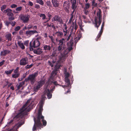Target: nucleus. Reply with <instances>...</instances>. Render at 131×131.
Listing matches in <instances>:
<instances>
[{"label":"nucleus","mask_w":131,"mask_h":131,"mask_svg":"<svg viewBox=\"0 0 131 131\" xmlns=\"http://www.w3.org/2000/svg\"><path fill=\"white\" fill-rule=\"evenodd\" d=\"M82 36V34L80 32H79L77 37H75L74 38V40L75 42L76 43L78 42V41L81 38Z\"/></svg>","instance_id":"obj_21"},{"label":"nucleus","mask_w":131,"mask_h":131,"mask_svg":"<svg viewBox=\"0 0 131 131\" xmlns=\"http://www.w3.org/2000/svg\"><path fill=\"white\" fill-rule=\"evenodd\" d=\"M22 8V7L21 6H19L16 9V11H21Z\"/></svg>","instance_id":"obj_46"},{"label":"nucleus","mask_w":131,"mask_h":131,"mask_svg":"<svg viewBox=\"0 0 131 131\" xmlns=\"http://www.w3.org/2000/svg\"><path fill=\"white\" fill-rule=\"evenodd\" d=\"M14 69H13L9 71H5V73L7 75L10 74L13 71Z\"/></svg>","instance_id":"obj_33"},{"label":"nucleus","mask_w":131,"mask_h":131,"mask_svg":"<svg viewBox=\"0 0 131 131\" xmlns=\"http://www.w3.org/2000/svg\"><path fill=\"white\" fill-rule=\"evenodd\" d=\"M51 20L52 22L56 21L59 23L60 24H63V21L61 18L58 15H55Z\"/></svg>","instance_id":"obj_7"},{"label":"nucleus","mask_w":131,"mask_h":131,"mask_svg":"<svg viewBox=\"0 0 131 131\" xmlns=\"http://www.w3.org/2000/svg\"><path fill=\"white\" fill-rule=\"evenodd\" d=\"M20 73H18L17 74L15 73L12 75V77L14 78H18L20 75Z\"/></svg>","instance_id":"obj_30"},{"label":"nucleus","mask_w":131,"mask_h":131,"mask_svg":"<svg viewBox=\"0 0 131 131\" xmlns=\"http://www.w3.org/2000/svg\"><path fill=\"white\" fill-rule=\"evenodd\" d=\"M15 19L14 16H11L8 17V19L9 21L13 20Z\"/></svg>","instance_id":"obj_43"},{"label":"nucleus","mask_w":131,"mask_h":131,"mask_svg":"<svg viewBox=\"0 0 131 131\" xmlns=\"http://www.w3.org/2000/svg\"><path fill=\"white\" fill-rule=\"evenodd\" d=\"M51 75L48 81L49 83V81H50L51 80H53V79H54L56 77V76L57 77V73L56 71H53L51 74Z\"/></svg>","instance_id":"obj_15"},{"label":"nucleus","mask_w":131,"mask_h":131,"mask_svg":"<svg viewBox=\"0 0 131 131\" xmlns=\"http://www.w3.org/2000/svg\"><path fill=\"white\" fill-rule=\"evenodd\" d=\"M12 10L8 8L4 10L3 13L4 14L7 13V15L9 17L11 16H14V14L12 12Z\"/></svg>","instance_id":"obj_11"},{"label":"nucleus","mask_w":131,"mask_h":131,"mask_svg":"<svg viewBox=\"0 0 131 131\" xmlns=\"http://www.w3.org/2000/svg\"><path fill=\"white\" fill-rule=\"evenodd\" d=\"M92 5L93 6H97V3H95V0H93L92 1Z\"/></svg>","instance_id":"obj_48"},{"label":"nucleus","mask_w":131,"mask_h":131,"mask_svg":"<svg viewBox=\"0 0 131 131\" xmlns=\"http://www.w3.org/2000/svg\"><path fill=\"white\" fill-rule=\"evenodd\" d=\"M74 15H71V17L69 20V24H71L72 21V20H73V18L74 17Z\"/></svg>","instance_id":"obj_41"},{"label":"nucleus","mask_w":131,"mask_h":131,"mask_svg":"<svg viewBox=\"0 0 131 131\" xmlns=\"http://www.w3.org/2000/svg\"><path fill=\"white\" fill-rule=\"evenodd\" d=\"M36 33H38V32L36 30L27 31L26 32V34L27 36H30Z\"/></svg>","instance_id":"obj_17"},{"label":"nucleus","mask_w":131,"mask_h":131,"mask_svg":"<svg viewBox=\"0 0 131 131\" xmlns=\"http://www.w3.org/2000/svg\"><path fill=\"white\" fill-rule=\"evenodd\" d=\"M72 25L73 26H72V28L71 30V32H73V29H74L75 30V31H74V33H75V32L76 30L78 28V26L77 25L76 23H75L74 24V23L73 22H72Z\"/></svg>","instance_id":"obj_24"},{"label":"nucleus","mask_w":131,"mask_h":131,"mask_svg":"<svg viewBox=\"0 0 131 131\" xmlns=\"http://www.w3.org/2000/svg\"><path fill=\"white\" fill-rule=\"evenodd\" d=\"M33 27V26L32 25H28V26L27 27V28L29 30L30 29H31Z\"/></svg>","instance_id":"obj_57"},{"label":"nucleus","mask_w":131,"mask_h":131,"mask_svg":"<svg viewBox=\"0 0 131 131\" xmlns=\"http://www.w3.org/2000/svg\"><path fill=\"white\" fill-rule=\"evenodd\" d=\"M77 3V0H73V2L72 4V8L73 10H75L77 7L76 4Z\"/></svg>","instance_id":"obj_25"},{"label":"nucleus","mask_w":131,"mask_h":131,"mask_svg":"<svg viewBox=\"0 0 131 131\" xmlns=\"http://www.w3.org/2000/svg\"><path fill=\"white\" fill-rule=\"evenodd\" d=\"M58 46L57 47V50L59 51V53H61L62 51L64 49V46L58 44Z\"/></svg>","instance_id":"obj_19"},{"label":"nucleus","mask_w":131,"mask_h":131,"mask_svg":"<svg viewBox=\"0 0 131 131\" xmlns=\"http://www.w3.org/2000/svg\"><path fill=\"white\" fill-rule=\"evenodd\" d=\"M19 71V67H17L16 69L14 71V72L15 73H16L17 74L18 73Z\"/></svg>","instance_id":"obj_45"},{"label":"nucleus","mask_w":131,"mask_h":131,"mask_svg":"<svg viewBox=\"0 0 131 131\" xmlns=\"http://www.w3.org/2000/svg\"><path fill=\"white\" fill-rule=\"evenodd\" d=\"M9 21L10 23V24H10L13 27L15 25V24L16 23V22L14 21Z\"/></svg>","instance_id":"obj_39"},{"label":"nucleus","mask_w":131,"mask_h":131,"mask_svg":"<svg viewBox=\"0 0 131 131\" xmlns=\"http://www.w3.org/2000/svg\"><path fill=\"white\" fill-rule=\"evenodd\" d=\"M40 88L39 86L37 85L34 88V91L36 92H37Z\"/></svg>","instance_id":"obj_36"},{"label":"nucleus","mask_w":131,"mask_h":131,"mask_svg":"<svg viewBox=\"0 0 131 131\" xmlns=\"http://www.w3.org/2000/svg\"><path fill=\"white\" fill-rule=\"evenodd\" d=\"M69 3L67 1H65L64 2L63 6L64 10L67 13H69V9L70 8Z\"/></svg>","instance_id":"obj_10"},{"label":"nucleus","mask_w":131,"mask_h":131,"mask_svg":"<svg viewBox=\"0 0 131 131\" xmlns=\"http://www.w3.org/2000/svg\"><path fill=\"white\" fill-rule=\"evenodd\" d=\"M9 24H10L9 21H6L5 23V24L6 26L8 27L9 26Z\"/></svg>","instance_id":"obj_53"},{"label":"nucleus","mask_w":131,"mask_h":131,"mask_svg":"<svg viewBox=\"0 0 131 131\" xmlns=\"http://www.w3.org/2000/svg\"><path fill=\"white\" fill-rule=\"evenodd\" d=\"M7 5H3L1 7V9L2 12H3L5 9H6L7 7Z\"/></svg>","instance_id":"obj_32"},{"label":"nucleus","mask_w":131,"mask_h":131,"mask_svg":"<svg viewBox=\"0 0 131 131\" xmlns=\"http://www.w3.org/2000/svg\"><path fill=\"white\" fill-rule=\"evenodd\" d=\"M46 98V97L45 96H42V98L41 99V101H43L44 102H45V101Z\"/></svg>","instance_id":"obj_55"},{"label":"nucleus","mask_w":131,"mask_h":131,"mask_svg":"<svg viewBox=\"0 0 131 131\" xmlns=\"http://www.w3.org/2000/svg\"><path fill=\"white\" fill-rule=\"evenodd\" d=\"M11 52L10 50L6 49H3L1 51L0 55L1 56H5L6 55L10 53Z\"/></svg>","instance_id":"obj_13"},{"label":"nucleus","mask_w":131,"mask_h":131,"mask_svg":"<svg viewBox=\"0 0 131 131\" xmlns=\"http://www.w3.org/2000/svg\"><path fill=\"white\" fill-rule=\"evenodd\" d=\"M101 11L100 9L99 10V11L97 13V17H95L94 21V26L95 27L98 29V27L100 25L102 22V16L101 15Z\"/></svg>","instance_id":"obj_3"},{"label":"nucleus","mask_w":131,"mask_h":131,"mask_svg":"<svg viewBox=\"0 0 131 131\" xmlns=\"http://www.w3.org/2000/svg\"><path fill=\"white\" fill-rule=\"evenodd\" d=\"M48 64L49 65L51 66V67H53V64L52 63L51 61H48Z\"/></svg>","instance_id":"obj_50"},{"label":"nucleus","mask_w":131,"mask_h":131,"mask_svg":"<svg viewBox=\"0 0 131 131\" xmlns=\"http://www.w3.org/2000/svg\"><path fill=\"white\" fill-rule=\"evenodd\" d=\"M20 29V26H17L15 28L14 30L15 31H18Z\"/></svg>","instance_id":"obj_51"},{"label":"nucleus","mask_w":131,"mask_h":131,"mask_svg":"<svg viewBox=\"0 0 131 131\" xmlns=\"http://www.w3.org/2000/svg\"><path fill=\"white\" fill-rule=\"evenodd\" d=\"M52 46V45L50 46L49 45H45L43 46V50H45V52L46 51H49L51 50Z\"/></svg>","instance_id":"obj_16"},{"label":"nucleus","mask_w":131,"mask_h":131,"mask_svg":"<svg viewBox=\"0 0 131 131\" xmlns=\"http://www.w3.org/2000/svg\"><path fill=\"white\" fill-rule=\"evenodd\" d=\"M38 75V71L35 72L33 74H30L28 78L25 79V81L28 82L30 81L31 84H33L36 81V79Z\"/></svg>","instance_id":"obj_4"},{"label":"nucleus","mask_w":131,"mask_h":131,"mask_svg":"<svg viewBox=\"0 0 131 131\" xmlns=\"http://www.w3.org/2000/svg\"><path fill=\"white\" fill-rule=\"evenodd\" d=\"M57 41L59 42V44L65 46L66 40L64 38H62L59 40L58 39Z\"/></svg>","instance_id":"obj_23"},{"label":"nucleus","mask_w":131,"mask_h":131,"mask_svg":"<svg viewBox=\"0 0 131 131\" xmlns=\"http://www.w3.org/2000/svg\"><path fill=\"white\" fill-rule=\"evenodd\" d=\"M3 26L1 20H0V30L3 27Z\"/></svg>","instance_id":"obj_58"},{"label":"nucleus","mask_w":131,"mask_h":131,"mask_svg":"<svg viewBox=\"0 0 131 131\" xmlns=\"http://www.w3.org/2000/svg\"><path fill=\"white\" fill-rule=\"evenodd\" d=\"M63 35V33L61 31H57L56 32L53 34V36L57 37L56 39V41H57L59 38H61Z\"/></svg>","instance_id":"obj_9"},{"label":"nucleus","mask_w":131,"mask_h":131,"mask_svg":"<svg viewBox=\"0 0 131 131\" xmlns=\"http://www.w3.org/2000/svg\"><path fill=\"white\" fill-rule=\"evenodd\" d=\"M40 17L42 18V19L43 20H45L46 19H47L46 17V15L44 14H41L39 15Z\"/></svg>","instance_id":"obj_31"},{"label":"nucleus","mask_w":131,"mask_h":131,"mask_svg":"<svg viewBox=\"0 0 131 131\" xmlns=\"http://www.w3.org/2000/svg\"><path fill=\"white\" fill-rule=\"evenodd\" d=\"M45 93L47 96L48 99H50L52 97V92L49 89H46L44 92Z\"/></svg>","instance_id":"obj_14"},{"label":"nucleus","mask_w":131,"mask_h":131,"mask_svg":"<svg viewBox=\"0 0 131 131\" xmlns=\"http://www.w3.org/2000/svg\"><path fill=\"white\" fill-rule=\"evenodd\" d=\"M29 40H26V41H24V45L25 46H28V44H29Z\"/></svg>","instance_id":"obj_44"},{"label":"nucleus","mask_w":131,"mask_h":131,"mask_svg":"<svg viewBox=\"0 0 131 131\" xmlns=\"http://www.w3.org/2000/svg\"><path fill=\"white\" fill-rule=\"evenodd\" d=\"M49 37L51 39L52 42L54 43V39H53V36H50L49 35Z\"/></svg>","instance_id":"obj_52"},{"label":"nucleus","mask_w":131,"mask_h":131,"mask_svg":"<svg viewBox=\"0 0 131 131\" xmlns=\"http://www.w3.org/2000/svg\"><path fill=\"white\" fill-rule=\"evenodd\" d=\"M65 81L66 83V85L67 86H68L70 84V81L69 78H65Z\"/></svg>","instance_id":"obj_29"},{"label":"nucleus","mask_w":131,"mask_h":131,"mask_svg":"<svg viewBox=\"0 0 131 131\" xmlns=\"http://www.w3.org/2000/svg\"><path fill=\"white\" fill-rule=\"evenodd\" d=\"M40 45L39 41L35 40L34 41H31L29 43V49L30 51H33V48H35L39 47Z\"/></svg>","instance_id":"obj_5"},{"label":"nucleus","mask_w":131,"mask_h":131,"mask_svg":"<svg viewBox=\"0 0 131 131\" xmlns=\"http://www.w3.org/2000/svg\"><path fill=\"white\" fill-rule=\"evenodd\" d=\"M55 86H54L50 90V92H51L52 93V92H53V91H54V90L55 89Z\"/></svg>","instance_id":"obj_64"},{"label":"nucleus","mask_w":131,"mask_h":131,"mask_svg":"<svg viewBox=\"0 0 131 131\" xmlns=\"http://www.w3.org/2000/svg\"><path fill=\"white\" fill-rule=\"evenodd\" d=\"M17 6V5L15 4H13L10 6V7L12 8H15Z\"/></svg>","instance_id":"obj_54"},{"label":"nucleus","mask_w":131,"mask_h":131,"mask_svg":"<svg viewBox=\"0 0 131 131\" xmlns=\"http://www.w3.org/2000/svg\"><path fill=\"white\" fill-rule=\"evenodd\" d=\"M51 2L53 7H57L59 6V2L57 0H51Z\"/></svg>","instance_id":"obj_18"},{"label":"nucleus","mask_w":131,"mask_h":131,"mask_svg":"<svg viewBox=\"0 0 131 131\" xmlns=\"http://www.w3.org/2000/svg\"><path fill=\"white\" fill-rule=\"evenodd\" d=\"M46 4L47 6L49 7H51L52 6L51 3L50 1H47L46 2Z\"/></svg>","instance_id":"obj_38"},{"label":"nucleus","mask_w":131,"mask_h":131,"mask_svg":"<svg viewBox=\"0 0 131 131\" xmlns=\"http://www.w3.org/2000/svg\"><path fill=\"white\" fill-rule=\"evenodd\" d=\"M28 63V59L27 58H22L20 61V64L21 66H25Z\"/></svg>","instance_id":"obj_12"},{"label":"nucleus","mask_w":131,"mask_h":131,"mask_svg":"<svg viewBox=\"0 0 131 131\" xmlns=\"http://www.w3.org/2000/svg\"><path fill=\"white\" fill-rule=\"evenodd\" d=\"M104 25V22L103 21L102 25L100 30L97 36V37L95 39L96 41H97L98 40H100V38L101 36L103 31Z\"/></svg>","instance_id":"obj_8"},{"label":"nucleus","mask_w":131,"mask_h":131,"mask_svg":"<svg viewBox=\"0 0 131 131\" xmlns=\"http://www.w3.org/2000/svg\"><path fill=\"white\" fill-rule=\"evenodd\" d=\"M63 32L64 33V36H65L67 35V30H64V29H63Z\"/></svg>","instance_id":"obj_56"},{"label":"nucleus","mask_w":131,"mask_h":131,"mask_svg":"<svg viewBox=\"0 0 131 131\" xmlns=\"http://www.w3.org/2000/svg\"><path fill=\"white\" fill-rule=\"evenodd\" d=\"M42 107L40 106L37 116L36 118H34V124L32 129L33 131H36L37 127H39L42 126L41 122L43 126H45L47 125V122L42 114L41 111L43 110Z\"/></svg>","instance_id":"obj_2"},{"label":"nucleus","mask_w":131,"mask_h":131,"mask_svg":"<svg viewBox=\"0 0 131 131\" xmlns=\"http://www.w3.org/2000/svg\"><path fill=\"white\" fill-rule=\"evenodd\" d=\"M13 120H11L7 124V126H9V125H12L13 124Z\"/></svg>","instance_id":"obj_47"},{"label":"nucleus","mask_w":131,"mask_h":131,"mask_svg":"<svg viewBox=\"0 0 131 131\" xmlns=\"http://www.w3.org/2000/svg\"><path fill=\"white\" fill-rule=\"evenodd\" d=\"M85 9H87L90 7V4L89 3H87L85 4Z\"/></svg>","instance_id":"obj_42"},{"label":"nucleus","mask_w":131,"mask_h":131,"mask_svg":"<svg viewBox=\"0 0 131 131\" xmlns=\"http://www.w3.org/2000/svg\"><path fill=\"white\" fill-rule=\"evenodd\" d=\"M69 74L68 73H66L65 74V78H69Z\"/></svg>","instance_id":"obj_59"},{"label":"nucleus","mask_w":131,"mask_h":131,"mask_svg":"<svg viewBox=\"0 0 131 131\" xmlns=\"http://www.w3.org/2000/svg\"><path fill=\"white\" fill-rule=\"evenodd\" d=\"M5 62V61L3 60L1 62H0V67L2 66L3 64Z\"/></svg>","instance_id":"obj_60"},{"label":"nucleus","mask_w":131,"mask_h":131,"mask_svg":"<svg viewBox=\"0 0 131 131\" xmlns=\"http://www.w3.org/2000/svg\"><path fill=\"white\" fill-rule=\"evenodd\" d=\"M66 55H62V57H61V58H60L61 60H63L64 61L66 59Z\"/></svg>","instance_id":"obj_49"},{"label":"nucleus","mask_w":131,"mask_h":131,"mask_svg":"<svg viewBox=\"0 0 131 131\" xmlns=\"http://www.w3.org/2000/svg\"><path fill=\"white\" fill-rule=\"evenodd\" d=\"M45 83V81L44 80H41L39 81L38 82L37 85L40 88L42 87L43 85Z\"/></svg>","instance_id":"obj_27"},{"label":"nucleus","mask_w":131,"mask_h":131,"mask_svg":"<svg viewBox=\"0 0 131 131\" xmlns=\"http://www.w3.org/2000/svg\"><path fill=\"white\" fill-rule=\"evenodd\" d=\"M73 44V38L71 39L69 41V43H68V46H72Z\"/></svg>","instance_id":"obj_35"},{"label":"nucleus","mask_w":131,"mask_h":131,"mask_svg":"<svg viewBox=\"0 0 131 131\" xmlns=\"http://www.w3.org/2000/svg\"><path fill=\"white\" fill-rule=\"evenodd\" d=\"M25 81H22L21 82H20L19 83V84L17 88V90H19L20 88L22 86L24 85L25 84Z\"/></svg>","instance_id":"obj_28"},{"label":"nucleus","mask_w":131,"mask_h":131,"mask_svg":"<svg viewBox=\"0 0 131 131\" xmlns=\"http://www.w3.org/2000/svg\"><path fill=\"white\" fill-rule=\"evenodd\" d=\"M17 43L18 45V46L22 50H24L25 49V47L24 46L23 43H22L21 41H18Z\"/></svg>","instance_id":"obj_26"},{"label":"nucleus","mask_w":131,"mask_h":131,"mask_svg":"<svg viewBox=\"0 0 131 131\" xmlns=\"http://www.w3.org/2000/svg\"><path fill=\"white\" fill-rule=\"evenodd\" d=\"M12 35L11 34L9 33H8L6 34L5 36V37L6 40H7L8 41H11L12 39Z\"/></svg>","instance_id":"obj_22"},{"label":"nucleus","mask_w":131,"mask_h":131,"mask_svg":"<svg viewBox=\"0 0 131 131\" xmlns=\"http://www.w3.org/2000/svg\"><path fill=\"white\" fill-rule=\"evenodd\" d=\"M30 100H28L20 109L19 112L15 117L17 120H19L18 123L15 125L13 128L9 129L8 131H18V129L24 124V117L25 115H27L28 113L32 108L33 105H32L30 103Z\"/></svg>","instance_id":"obj_1"},{"label":"nucleus","mask_w":131,"mask_h":131,"mask_svg":"<svg viewBox=\"0 0 131 131\" xmlns=\"http://www.w3.org/2000/svg\"><path fill=\"white\" fill-rule=\"evenodd\" d=\"M33 66V65L32 64L30 65L28 64L25 67V68L26 69H29L31 68Z\"/></svg>","instance_id":"obj_40"},{"label":"nucleus","mask_w":131,"mask_h":131,"mask_svg":"<svg viewBox=\"0 0 131 131\" xmlns=\"http://www.w3.org/2000/svg\"><path fill=\"white\" fill-rule=\"evenodd\" d=\"M47 16L48 17L49 19H51L52 17V15L51 14V13L49 12H48L47 14H46Z\"/></svg>","instance_id":"obj_37"},{"label":"nucleus","mask_w":131,"mask_h":131,"mask_svg":"<svg viewBox=\"0 0 131 131\" xmlns=\"http://www.w3.org/2000/svg\"><path fill=\"white\" fill-rule=\"evenodd\" d=\"M33 50L34 53L37 54H40L43 52L42 49L40 48H38Z\"/></svg>","instance_id":"obj_20"},{"label":"nucleus","mask_w":131,"mask_h":131,"mask_svg":"<svg viewBox=\"0 0 131 131\" xmlns=\"http://www.w3.org/2000/svg\"><path fill=\"white\" fill-rule=\"evenodd\" d=\"M35 7L38 9L40 8V6L39 5L36 4L35 6Z\"/></svg>","instance_id":"obj_61"},{"label":"nucleus","mask_w":131,"mask_h":131,"mask_svg":"<svg viewBox=\"0 0 131 131\" xmlns=\"http://www.w3.org/2000/svg\"><path fill=\"white\" fill-rule=\"evenodd\" d=\"M28 5L30 6H32L33 5V3L31 1H29Z\"/></svg>","instance_id":"obj_63"},{"label":"nucleus","mask_w":131,"mask_h":131,"mask_svg":"<svg viewBox=\"0 0 131 131\" xmlns=\"http://www.w3.org/2000/svg\"><path fill=\"white\" fill-rule=\"evenodd\" d=\"M36 2L41 5H43L44 4V2L42 0H36Z\"/></svg>","instance_id":"obj_34"},{"label":"nucleus","mask_w":131,"mask_h":131,"mask_svg":"<svg viewBox=\"0 0 131 131\" xmlns=\"http://www.w3.org/2000/svg\"><path fill=\"white\" fill-rule=\"evenodd\" d=\"M21 20L24 23H27L29 20L30 16L28 14H21L19 16Z\"/></svg>","instance_id":"obj_6"},{"label":"nucleus","mask_w":131,"mask_h":131,"mask_svg":"<svg viewBox=\"0 0 131 131\" xmlns=\"http://www.w3.org/2000/svg\"><path fill=\"white\" fill-rule=\"evenodd\" d=\"M40 106H43V104H44V102L40 101Z\"/></svg>","instance_id":"obj_62"}]
</instances>
